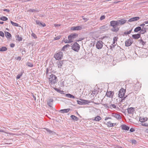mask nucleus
<instances>
[{
	"label": "nucleus",
	"mask_w": 148,
	"mask_h": 148,
	"mask_svg": "<svg viewBox=\"0 0 148 148\" xmlns=\"http://www.w3.org/2000/svg\"><path fill=\"white\" fill-rule=\"evenodd\" d=\"M101 119V118L99 116H97L95 118L94 120L96 121H99Z\"/></svg>",
	"instance_id": "36"
},
{
	"label": "nucleus",
	"mask_w": 148,
	"mask_h": 148,
	"mask_svg": "<svg viewBox=\"0 0 148 148\" xmlns=\"http://www.w3.org/2000/svg\"><path fill=\"white\" fill-rule=\"evenodd\" d=\"M114 94V92H113L107 91L106 94V96L108 97L112 98Z\"/></svg>",
	"instance_id": "12"
},
{
	"label": "nucleus",
	"mask_w": 148,
	"mask_h": 148,
	"mask_svg": "<svg viewBox=\"0 0 148 148\" xmlns=\"http://www.w3.org/2000/svg\"><path fill=\"white\" fill-rule=\"evenodd\" d=\"M94 100L95 101H92V102L94 103L95 104H96V105H99L100 103V100H95V99H94Z\"/></svg>",
	"instance_id": "37"
},
{
	"label": "nucleus",
	"mask_w": 148,
	"mask_h": 148,
	"mask_svg": "<svg viewBox=\"0 0 148 148\" xmlns=\"http://www.w3.org/2000/svg\"><path fill=\"white\" fill-rule=\"evenodd\" d=\"M131 142L132 144H136L137 143L136 141L134 139H133L132 140Z\"/></svg>",
	"instance_id": "49"
},
{
	"label": "nucleus",
	"mask_w": 148,
	"mask_h": 148,
	"mask_svg": "<svg viewBox=\"0 0 148 148\" xmlns=\"http://www.w3.org/2000/svg\"><path fill=\"white\" fill-rule=\"evenodd\" d=\"M0 36L2 37H4V34L3 32L0 31Z\"/></svg>",
	"instance_id": "47"
},
{
	"label": "nucleus",
	"mask_w": 148,
	"mask_h": 148,
	"mask_svg": "<svg viewBox=\"0 0 148 148\" xmlns=\"http://www.w3.org/2000/svg\"><path fill=\"white\" fill-rule=\"evenodd\" d=\"M105 18V16L104 15H102L101 16L100 18V20H102L104 19Z\"/></svg>",
	"instance_id": "51"
},
{
	"label": "nucleus",
	"mask_w": 148,
	"mask_h": 148,
	"mask_svg": "<svg viewBox=\"0 0 148 148\" xmlns=\"http://www.w3.org/2000/svg\"><path fill=\"white\" fill-rule=\"evenodd\" d=\"M22 73H21V74H18L16 77V79H20L21 78V77L22 76Z\"/></svg>",
	"instance_id": "42"
},
{
	"label": "nucleus",
	"mask_w": 148,
	"mask_h": 148,
	"mask_svg": "<svg viewBox=\"0 0 148 148\" xmlns=\"http://www.w3.org/2000/svg\"><path fill=\"white\" fill-rule=\"evenodd\" d=\"M140 37V34H137L132 35V37L135 39H137Z\"/></svg>",
	"instance_id": "19"
},
{
	"label": "nucleus",
	"mask_w": 148,
	"mask_h": 148,
	"mask_svg": "<svg viewBox=\"0 0 148 148\" xmlns=\"http://www.w3.org/2000/svg\"><path fill=\"white\" fill-rule=\"evenodd\" d=\"M54 56L56 60H61L63 56V53L61 51L58 52L56 53Z\"/></svg>",
	"instance_id": "6"
},
{
	"label": "nucleus",
	"mask_w": 148,
	"mask_h": 148,
	"mask_svg": "<svg viewBox=\"0 0 148 148\" xmlns=\"http://www.w3.org/2000/svg\"><path fill=\"white\" fill-rule=\"evenodd\" d=\"M16 59L17 60H20L21 59V57L18 56L16 57Z\"/></svg>",
	"instance_id": "60"
},
{
	"label": "nucleus",
	"mask_w": 148,
	"mask_h": 148,
	"mask_svg": "<svg viewBox=\"0 0 148 148\" xmlns=\"http://www.w3.org/2000/svg\"><path fill=\"white\" fill-rule=\"evenodd\" d=\"M142 125L145 127H148V123H142Z\"/></svg>",
	"instance_id": "53"
},
{
	"label": "nucleus",
	"mask_w": 148,
	"mask_h": 148,
	"mask_svg": "<svg viewBox=\"0 0 148 148\" xmlns=\"http://www.w3.org/2000/svg\"><path fill=\"white\" fill-rule=\"evenodd\" d=\"M82 101L77 100V104L79 105H86V104L90 103V101L88 100H86L81 99H79Z\"/></svg>",
	"instance_id": "5"
},
{
	"label": "nucleus",
	"mask_w": 148,
	"mask_h": 148,
	"mask_svg": "<svg viewBox=\"0 0 148 148\" xmlns=\"http://www.w3.org/2000/svg\"><path fill=\"white\" fill-rule=\"evenodd\" d=\"M60 26V25L59 24H55L54 25V26L55 27H59V26Z\"/></svg>",
	"instance_id": "62"
},
{
	"label": "nucleus",
	"mask_w": 148,
	"mask_h": 148,
	"mask_svg": "<svg viewBox=\"0 0 148 148\" xmlns=\"http://www.w3.org/2000/svg\"><path fill=\"white\" fill-rule=\"evenodd\" d=\"M80 47V46L77 42L74 43L71 46V49L74 51L78 52Z\"/></svg>",
	"instance_id": "4"
},
{
	"label": "nucleus",
	"mask_w": 148,
	"mask_h": 148,
	"mask_svg": "<svg viewBox=\"0 0 148 148\" xmlns=\"http://www.w3.org/2000/svg\"><path fill=\"white\" fill-rule=\"evenodd\" d=\"M36 24L38 25L39 26H41L42 27H44L46 26V24L43 22H41L40 21L36 20L35 21Z\"/></svg>",
	"instance_id": "11"
},
{
	"label": "nucleus",
	"mask_w": 148,
	"mask_h": 148,
	"mask_svg": "<svg viewBox=\"0 0 148 148\" xmlns=\"http://www.w3.org/2000/svg\"><path fill=\"white\" fill-rule=\"evenodd\" d=\"M62 41L64 42L65 43H68L72 42L73 41H71V40H68L67 39H66V40H63Z\"/></svg>",
	"instance_id": "40"
},
{
	"label": "nucleus",
	"mask_w": 148,
	"mask_h": 148,
	"mask_svg": "<svg viewBox=\"0 0 148 148\" xmlns=\"http://www.w3.org/2000/svg\"><path fill=\"white\" fill-rule=\"evenodd\" d=\"M17 34L15 35V37L16 38V40H18L19 41H20L22 40V38L21 37H20Z\"/></svg>",
	"instance_id": "25"
},
{
	"label": "nucleus",
	"mask_w": 148,
	"mask_h": 148,
	"mask_svg": "<svg viewBox=\"0 0 148 148\" xmlns=\"http://www.w3.org/2000/svg\"><path fill=\"white\" fill-rule=\"evenodd\" d=\"M110 25L113 27L111 30L112 32H117L119 30L117 21H112L110 22Z\"/></svg>",
	"instance_id": "2"
},
{
	"label": "nucleus",
	"mask_w": 148,
	"mask_h": 148,
	"mask_svg": "<svg viewBox=\"0 0 148 148\" xmlns=\"http://www.w3.org/2000/svg\"><path fill=\"white\" fill-rule=\"evenodd\" d=\"M143 41V40L141 39L138 40V41L140 43H141Z\"/></svg>",
	"instance_id": "63"
},
{
	"label": "nucleus",
	"mask_w": 148,
	"mask_h": 148,
	"mask_svg": "<svg viewBox=\"0 0 148 148\" xmlns=\"http://www.w3.org/2000/svg\"><path fill=\"white\" fill-rule=\"evenodd\" d=\"M112 116L117 119H121V116L119 114H117L114 113L112 114Z\"/></svg>",
	"instance_id": "24"
},
{
	"label": "nucleus",
	"mask_w": 148,
	"mask_h": 148,
	"mask_svg": "<svg viewBox=\"0 0 148 148\" xmlns=\"http://www.w3.org/2000/svg\"><path fill=\"white\" fill-rule=\"evenodd\" d=\"M125 92V89H124L123 88H122L119 91V97L120 98H122V100H125V98L128 96H133L135 97V95L133 93H131L128 95H126L124 97Z\"/></svg>",
	"instance_id": "1"
},
{
	"label": "nucleus",
	"mask_w": 148,
	"mask_h": 148,
	"mask_svg": "<svg viewBox=\"0 0 148 148\" xmlns=\"http://www.w3.org/2000/svg\"><path fill=\"white\" fill-rule=\"evenodd\" d=\"M132 29L131 30H130V31H126V32H125L124 33V34L125 35H127V34H130L132 32Z\"/></svg>",
	"instance_id": "43"
},
{
	"label": "nucleus",
	"mask_w": 148,
	"mask_h": 148,
	"mask_svg": "<svg viewBox=\"0 0 148 148\" xmlns=\"http://www.w3.org/2000/svg\"><path fill=\"white\" fill-rule=\"evenodd\" d=\"M10 46L11 47H14L15 46V44L14 43H11L10 45Z\"/></svg>",
	"instance_id": "58"
},
{
	"label": "nucleus",
	"mask_w": 148,
	"mask_h": 148,
	"mask_svg": "<svg viewBox=\"0 0 148 148\" xmlns=\"http://www.w3.org/2000/svg\"><path fill=\"white\" fill-rule=\"evenodd\" d=\"M54 89L57 92L60 93L61 94H64V93H63V91L62 90H60L57 88H54Z\"/></svg>",
	"instance_id": "33"
},
{
	"label": "nucleus",
	"mask_w": 148,
	"mask_h": 148,
	"mask_svg": "<svg viewBox=\"0 0 148 148\" xmlns=\"http://www.w3.org/2000/svg\"><path fill=\"white\" fill-rule=\"evenodd\" d=\"M45 129L48 132H49L50 134H51L53 135H55V134H56V132H54L53 131L48 128H45Z\"/></svg>",
	"instance_id": "23"
},
{
	"label": "nucleus",
	"mask_w": 148,
	"mask_h": 148,
	"mask_svg": "<svg viewBox=\"0 0 148 148\" xmlns=\"http://www.w3.org/2000/svg\"><path fill=\"white\" fill-rule=\"evenodd\" d=\"M58 80L57 77L53 74H51L49 76V81L50 85L55 84L58 82Z\"/></svg>",
	"instance_id": "3"
},
{
	"label": "nucleus",
	"mask_w": 148,
	"mask_h": 148,
	"mask_svg": "<svg viewBox=\"0 0 148 148\" xmlns=\"http://www.w3.org/2000/svg\"><path fill=\"white\" fill-rule=\"evenodd\" d=\"M116 45L115 44H113V43L111 45L112 46L113 48H114L115 47V46H116Z\"/></svg>",
	"instance_id": "64"
},
{
	"label": "nucleus",
	"mask_w": 148,
	"mask_h": 148,
	"mask_svg": "<svg viewBox=\"0 0 148 148\" xmlns=\"http://www.w3.org/2000/svg\"><path fill=\"white\" fill-rule=\"evenodd\" d=\"M31 36L33 37H34V38L36 39V38H37L36 35L35 34H34L33 33H32V34H31Z\"/></svg>",
	"instance_id": "46"
},
{
	"label": "nucleus",
	"mask_w": 148,
	"mask_h": 148,
	"mask_svg": "<svg viewBox=\"0 0 148 148\" xmlns=\"http://www.w3.org/2000/svg\"><path fill=\"white\" fill-rule=\"evenodd\" d=\"M140 19V18L139 17H135L132 18L128 20V22H132L133 21H136Z\"/></svg>",
	"instance_id": "13"
},
{
	"label": "nucleus",
	"mask_w": 148,
	"mask_h": 148,
	"mask_svg": "<svg viewBox=\"0 0 148 148\" xmlns=\"http://www.w3.org/2000/svg\"><path fill=\"white\" fill-rule=\"evenodd\" d=\"M84 39V38H79L78 40H76V41L77 42H79V41H81Z\"/></svg>",
	"instance_id": "52"
},
{
	"label": "nucleus",
	"mask_w": 148,
	"mask_h": 148,
	"mask_svg": "<svg viewBox=\"0 0 148 148\" xmlns=\"http://www.w3.org/2000/svg\"><path fill=\"white\" fill-rule=\"evenodd\" d=\"M64 60H61L58 63V67L61 68L62 66V64H63V62Z\"/></svg>",
	"instance_id": "30"
},
{
	"label": "nucleus",
	"mask_w": 148,
	"mask_h": 148,
	"mask_svg": "<svg viewBox=\"0 0 148 148\" xmlns=\"http://www.w3.org/2000/svg\"><path fill=\"white\" fill-rule=\"evenodd\" d=\"M53 100L52 98H49L47 101V104L48 106L50 107H52V104H51V103H53Z\"/></svg>",
	"instance_id": "14"
},
{
	"label": "nucleus",
	"mask_w": 148,
	"mask_h": 148,
	"mask_svg": "<svg viewBox=\"0 0 148 148\" xmlns=\"http://www.w3.org/2000/svg\"><path fill=\"white\" fill-rule=\"evenodd\" d=\"M135 129L132 128H130V132H133L135 131Z\"/></svg>",
	"instance_id": "54"
},
{
	"label": "nucleus",
	"mask_w": 148,
	"mask_h": 148,
	"mask_svg": "<svg viewBox=\"0 0 148 148\" xmlns=\"http://www.w3.org/2000/svg\"><path fill=\"white\" fill-rule=\"evenodd\" d=\"M141 29V27H140L138 26L136 27L134 30V32H138V31H140Z\"/></svg>",
	"instance_id": "34"
},
{
	"label": "nucleus",
	"mask_w": 148,
	"mask_h": 148,
	"mask_svg": "<svg viewBox=\"0 0 148 148\" xmlns=\"http://www.w3.org/2000/svg\"><path fill=\"white\" fill-rule=\"evenodd\" d=\"M127 110L128 114H133L134 111V108L133 107L128 108Z\"/></svg>",
	"instance_id": "15"
},
{
	"label": "nucleus",
	"mask_w": 148,
	"mask_h": 148,
	"mask_svg": "<svg viewBox=\"0 0 148 148\" xmlns=\"http://www.w3.org/2000/svg\"><path fill=\"white\" fill-rule=\"evenodd\" d=\"M26 65L30 67H32L33 66V64L29 62H27L26 64Z\"/></svg>",
	"instance_id": "41"
},
{
	"label": "nucleus",
	"mask_w": 148,
	"mask_h": 148,
	"mask_svg": "<svg viewBox=\"0 0 148 148\" xmlns=\"http://www.w3.org/2000/svg\"><path fill=\"white\" fill-rule=\"evenodd\" d=\"M131 40L132 39H130L126 40L125 42V46L126 47L130 46L132 43Z\"/></svg>",
	"instance_id": "17"
},
{
	"label": "nucleus",
	"mask_w": 148,
	"mask_h": 148,
	"mask_svg": "<svg viewBox=\"0 0 148 148\" xmlns=\"http://www.w3.org/2000/svg\"><path fill=\"white\" fill-rule=\"evenodd\" d=\"M0 19L3 21H6L8 20L7 17L5 16H1L0 17Z\"/></svg>",
	"instance_id": "35"
},
{
	"label": "nucleus",
	"mask_w": 148,
	"mask_h": 148,
	"mask_svg": "<svg viewBox=\"0 0 148 148\" xmlns=\"http://www.w3.org/2000/svg\"><path fill=\"white\" fill-rule=\"evenodd\" d=\"M145 23H144V22L143 23L140 25V26L141 27H144L145 26Z\"/></svg>",
	"instance_id": "61"
},
{
	"label": "nucleus",
	"mask_w": 148,
	"mask_h": 148,
	"mask_svg": "<svg viewBox=\"0 0 148 148\" xmlns=\"http://www.w3.org/2000/svg\"><path fill=\"white\" fill-rule=\"evenodd\" d=\"M39 10H36L34 9H30L29 10H28V12H39Z\"/></svg>",
	"instance_id": "38"
},
{
	"label": "nucleus",
	"mask_w": 148,
	"mask_h": 148,
	"mask_svg": "<svg viewBox=\"0 0 148 148\" xmlns=\"http://www.w3.org/2000/svg\"><path fill=\"white\" fill-rule=\"evenodd\" d=\"M103 42L101 40L97 41L96 45V47L98 49H101L103 46Z\"/></svg>",
	"instance_id": "8"
},
{
	"label": "nucleus",
	"mask_w": 148,
	"mask_h": 148,
	"mask_svg": "<svg viewBox=\"0 0 148 148\" xmlns=\"http://www.w3.org/2000/svg\"><path fill=\"white\" fill-rule=\"evenodd\" d=\"M78 34L77 33H72L68 36V39L69 40L73 41V40L76 38L78 36Z\"/></svg>",
	"instance_id": "7"
},
{
	"label": "nucleus",
	"mask_w": 148,
	"mask_h": 148,
	"mask_svg": "<svg viewBox=\"0 0 148 148\" xmlns=\"http://www.w3.org/2000/svg\"><path fill=\"white\" fill-rule=\"evenodd\" d=\"M121 127L122 129L125 130H128L130 129L129 127L125 124L121 125Z\"/></svg>",
	"instance_id": "18"
},
{
	"label": "nucleus",
	"mask_w": 148,
	"mask_h": 148,
	"mask_svg": "<svg viewBox=\"0 0 148 148\" xmlns=\"http://www.w3.org/2000/svg\"><path fill=\"white\" fill-rule=\"evenodd\" d=\"M70 117L73 120L75 121H77L78 120V118L74 115H71V116Z\"/></svg>",
	"instance_id": "26"
},
{
	"label": "nucleus",
	"mask_w": 148,
	"mask_h": 148,
	"mask_svg": "<svg viewBox=\"0 0 148 148\" xmlns=\"http://www.w3.org/2000/svg\"><path fill=\"white\" fill-rule=\"evenodd\" d=\"M146 27H143L141 30H140V32L142 34H143L146 32Z\"/></svg>",
	"instance_id": "22"
},
{
	"label": "nucleus",
	"mask_w": 148,
	"mask_h": 148,
	"mask_svg": "<svg viewBox=\"0 0 148 148\" xmlns=\"http://www.w3.org/2000/svg\"><path fill=\"white\" fill-rule=\"evenodd\" d=\"M11 23V24L13 26H16V27H18V26L19 25L16 23H15L14 22H13L12 21H10Z\"/></svg>",
	"instance_id": "39"
},
{
	"label": "nucleus",
	"mask_w": 148,
	"mask_h": 148,
	"mask_svg": "<svg viewBox=\"0 0 148 148\" xmlns=\"http://www.w3.org/2000/svg\"><path fill=\"white\" fill-rule=\"evenodd\" d=\"M146 42H145L144 41H143L141 43L142 44V45H143V46H144L145 45V44L146 43Z\"/></svg>",
	"instance_id": "57"
},
{
	"label": "nucleus",
	"mask_w": 148,
	"mask_h": 148,
	"mask_svg": "<svg viewBox=\"0 0 148 148\" xmlns=\"http://www.w3.org/2000/svg\"><path fill=\"white\" fill-rule=\"evenodd\" d=\"M5 36L7 38L10 39L12 38V35L10 33L5 31Z\"/></svg>",
	"instance_id": "21"
},
{
	"label": "nucleus",
	"mask_w": 148,
	"mask_h": 148,
	"mask_svg": "<svg viewBox=\"0 0 148 148\" xmlns=\"http://www.w3.org/2000/svg\"><path fill=\"white\" fill-rule=\"evenodd\" d=\"M111 101H110L108 103H107L105 104H101L106 109H108L109 108L112 109V107H111Z\"/></svg>",
	"instance_id": "10"
},
{
	"label": "nucleus",
	"mask_w": 148,
	"mask_h": 148,
	"mask_svg": "<svg viewBox=\"0 0 148 148\" xmlns=\"http://www.w3.org/2000/svg\"><path fill=\"white\" fill-rule=\"evenodd\" d=\"M49 68H48L47 69L46 73V75H48V74L49 73Z\"/></svg>",
	"instance_id": "56"
},
{
	"label": "nucleus",
	"mask_w": 148,
	"mask_h": 148,
	"mask_svg": "<svg viewBox=\"0 0 148 148\" xmlns=\"http://www.w3.org/2000/svg\"><path fill=\"white\" fill-rule=\"evenodd\" d=\"M145 119H140V122H141L142 123H143V122H144L145 121H147V118H146V119L145 120H144Z\"/></svg>",
	"instance_id": "45"
},
{
	"label": "nucleus",
	"mask_w": 148,
	"mask_h": 148,
	"mask_svg": "<svg viewBox=\"0 0 148 148\" xmlns=\"http://www.w3.org/2000/svg\"><path fill=\"white\" fill-rule=\"evenodd\" d=\"M61 36H58L54 38V40H58L60 39L61 38Z\"/></svg>",
	"instance_id": "48"
},
{
	"label": "nucleus",
	"mask_w": 148,
	"mask_h": 148,
	"mask_svg": "<svg viewBox=\"0 0 148 148\" xmlns=\"http://www.w3.org/2000/svg\"><path fill=\"white\" fill-rule=\"evenodd\" d=\"M7 50V48L3 46L0 48V51H4Z\"/></svg>",
	"instance_id": "29"
},
{
	"label": "nucleus",
	"mask_w": 148,
	"mask_h": 148,
	"mask_svg": "<svg viewBox=\"0 0 148 148\" xmlns=\"http://www.w3.org/2000/svg\"><path fill=\"white\" fill-rule=\"evenodd\" d=\"M26 53V51L25 50V49L24 48L23 50L22 51V55H24Z\"/></svg>",
	"instance_id": "55"
},
{
	"label": "nucleus",
	"mask_w": 148,
	"mask_h": 148,
	"mask_svg": "<svg viewBox=\"0 0 148 148\" xmlns=\"http://www.w3.org/2000/svg\"><path fill=\"white\" fill-rule=\"evenodd\" d=\"M3 11L7 12H10V10L8 9H4L3 10Z\"/></svg>",
	"instance_id": "59"
},
{
	"label": "nucleus",
	"mask_w": 148,
	"mask_h": 148,
	"mask_svg": "<svg viewBox=\"0 0 148 148\" xmlns=\"http://www.w3.org/2000/svg\"><path fill=\"white\" fill-rule=\"evenodd\" d=\"M118 39V38L117 37H114L113 38V43L115 44V42L117 40V39Z\"/></svg>",
	"instance_id": "44"
},
{
	"label": "nucleus",
	"mask_w": 148,
	"mask_h": 148,
	"mask_svg": "<svg viewBox=\"0 0 148 148\" xmlns=\"http://www.w3.org/2000/svg\"><path fill=\"white\" fill-rule=\"evenodd\" d=\"M82 29V27L81 26H76L73 27L71 28L72 30H81Z\"/></svg>",
	"instance_id": "16"
},
{
	"label": "nucleus",
	"mask_w": 148,
	"mask_h": 148,
	"mask_svg": "<svg viewBox=\"0 0 148 148\" xmlns=\"http://www.w3.org/2000/svg\"><path fill=\"white\" fill-rule=\"evenodd\" d=\"M117 22L119 26L125 24L127 20L123 18L117 20Z\"/></svg>",
	"instance_id": "9"
},
{
	"label": "nucleus",
	"mask_w": 148,
	"mask_h": 148,
	"mask_svg": "<svg viewBox=\"0 0 148 148\" xmlns=\"http://www.w3.org/2000/svg\"><path fill=\"white\" fill-rule=\"evenodd\" d=\"M70 110V109L67 108L66 109L61 110L59 111V112L61 113H64L68 112Z\"/></svg>",
	"instance_id": "20"
},
{
	"label": "nucleus",
	"mask_w": 148,
	"mask_h": 148,
	"mask_svg": "<svg viewBox=\"0 0 148 148\" xmlns=\"http://www.w3.org/2000/svg\"><path fill=\"white\" fill-rule=\"evenodd\" d=\"M111 107H112V108H116V106L114 104H111Z\"/></svg>",
	"instance_id": "50"
},
{
	"label": "nucleus",
	"mask_w": 148,
	"mask_h": 148,
	"mask_svg": "<svg viewBox=\"0 0 148 148\" xmlns=\"http://www.w3.org/2000/svg\"><path fill=\"white\" fill-rule=\"evenodd\" d=\"M114 124L115 125L116 123L114 124L113 123H112L110 121H109L107 123V125L108 126L110 127H112L114 126Z\"/></svg>",
	"instance_id": "31"
},
{
	"label": "nucleus",
	"mask_w": 148,
	"mask_h": 148,
	"mask_svg": "<svg viewBox=\"0 0 148 148\" xmlns=\"http://www.w3.org/2000/svg\"><path fill=\"white\" fill-rule=\"evenodd\" d=\"M65 96L66 97L69 98L74 99L75 98L74 96L70 94H66Z\"/></svg>",
	"instance_id": "27"
},
{
	"label": "nucleus",
	"mask_w": 148,
	"mask_h": 148,
	"mask_svg": "<svg viewBox=\"0 0 148 148\" xmlns=\"http://www.w3.org/2000/svg\"><path fill=\"white\" fill-rule=\"evenodd\" d=\"M108 28V26L107 24L103 25L100 27L99 29H106Z\"/></svg>",
	"instance_id": "28"
},
{
	"label": "nucleus",
	"mask_w": 148,
	"mask_h": 148,
	"mask_svg": "<svg viewBox=\"0 0 148 148\" xmlns=\"http://www.w3.org/2000/svg\"><path fill=\"white\" fill-rule=\"evenodd\" d=\"M70 47V45H69L68 44H66V45H65L64 46H63V47L62 48L61 51H65L66 49H67L66 48L67 47Z\"/></svg>",
	"instance_id": "32"
}]
</instances>
